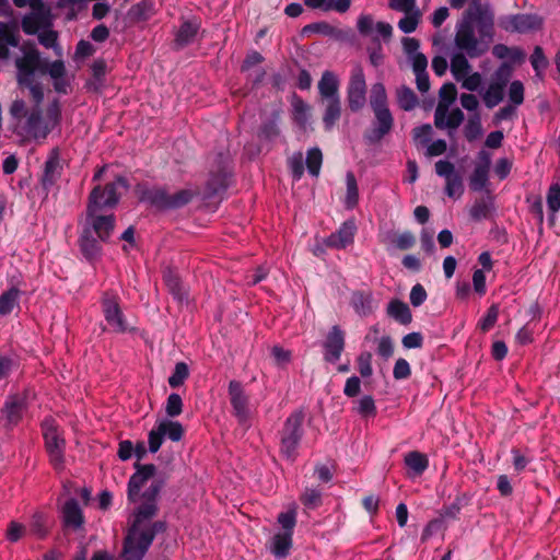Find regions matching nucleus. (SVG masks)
I'll use <instances>...</instances> for the list:
<instances>
[{
	"mask_svg": "<svg viewBox=\"0 0 560 560\" xmlns=\"http://www.w3.org/2000/svg\"><path fill=\"white\" fill-rule=\"evenodd\" d=\"M18 30L15 26L0 22V58H9V47L19 46Z\"/></svg>",
	"mask_w": 560,
	"mask_h": 560,
	"instance_id": "obj_24",
	"label": "nucleus"
},
{
	"mask_svg": "<svg viewBox=\"0 0 560 560\" xmlns=\"http://www.w3.org/2000/svg\"><path fill=\"white\" fill-rule=\"evenodd\" d=\"M392 244L395 248L407 250L415 246L416 237L410 231H405L392 238Z\"/></svg>",
	"mask_w": 560,
	"mask_h": 560,
	"instance_id": "obj_54",
	"label": "nucleus"
},
{
	"mask_svg": "<svg viewBox=\"0 0 560 560\" xmlns=\"http://www.w3.org/2000/svg\"><path fill=\"white\" fill-rule=\"evenodd\" d=\"M63 170L62 161L60 158V151L58 148H54L45 162L40 183L43 188L48 191L61 177Z\"/></svg>",
	"mask_w": 560,
	"mask_h": 560,
	"instance_id": "obj_15",
	"label": "nucleus"
},
{
	"mask_svg": "<svg viewBox=\"0 0 560 560\" xmlns=\"http://www.w3.org/2000/svg\"><path fill=\"white\" fill-rule=\"evenodd\" d=\"M355 231L354 221L348 220L341 224L338 231L327 237L326 245L338 249L346 248L353 243Z\"/></svg>",
	"mask_w": 560,
	"mask_h": 560,
	"instance_id": "obj_22",
	"label": "nucleus"
},
{
	"mask_svg": "<svg viewBox=\"0 0 560 560\" xmlns=\"http://www.w3.org/2000/svg\"><path fill=\"white\" fill-rule=\"evenodd\" d=\"M229 395L234 416L240 422H245L248 418V398L244 393L242 384L237 381H231L229 384Z\"/></svg>",
	"mask_w": 560,
	"mask_h": 560,
	"instance_id": "obj_19",
	"label": "nucleus"
},
{
	"mask_svg": "<svg viewBox=\"0 0 560 560\" xmlns=\"http://www.w3.org/2000/svg\"><path fill=\"white\" fill-rule=\"evenodd\" d=\"M303 33H318L325 36L336 38L340 37L341 35V32L338 28H336L335 26L330 25L327 22H317L305 25L303 27Z\"/></svg>",
	"mask_w": 560,
	"mask_h": 560,
	"instance_id": "obj_44",
	"label": "nucleus"
},
{
	"mask_svg": "<svg viewBox=\"0 0 560 560\" xmlns=\"http://www.w3.org/2000/svg\"><path fill=\"white\" fill-rule=\"evenodd\" d=\"M341 116L340 97L325 101V113L323 122L326 130H330Z\"/></svg>",
	"mask_w": 560,
	"mask_h": 560,
	"instance_id": "obj_30",
	"label": "nucleus"
},
{
	"mask_svg": "<svg viewBox=\"0 0 560 560\" xmlns=\"http://www.w3.org/2000/svg\"><path fill=\"white\" fill-rule=\"evenodd\" d=\"M316 4L318 5L317 10H322L324 12L334 10L338 13H345L350 9L351 0H330L327 2L320 0Z\"/></svg>",
	"mask_w": 560,
	"mask_h": 560,
	"instance_id": "obj_53",
	"label": "nucleus"
},
{
	"mask_svg": "<svg viewBox=\"0 0 560 560\" xmlns=\"http://www.w3.org/2000/svg\"><path fill=\"white\" fill-rule=\"evenodd\" d=\"M339 80L331 71H325L318 82V91L320 96L326 100L339 98Z\"/></svg>",
	"mask_w": 560,
	"mask_h": 560,
	"instance_id": "obj_25",
	"label": "nucleus"
},
{
	"mask_svg": "<svg viewBox=\"0 0 560 560\" xmlns=\"http://www.w3.org/2000/svg\"><path fill=\"white\" fill-rule=\"evenodd\" d=\"M498 317L499 307L498 305L493 304L488 308L487 314L479 320V329L483 332L489 331L495 325Z\"/></svg>",
	"mask_w": 560,
	"mask_h": 560,
	"instance_id": "obj_55",
	"label": "nucleus"
},
{
	"mask_svg": "<svg viewBox=\"0 0 560 560\" xmlns=\"http://www.w3.org/2000/svg\"><path fill=\"white\" fill-rule=\"evenodd\" d=\"M464 135L469 142L477 140L482 135V126L478 113H475L468 118L464 128Z\"/></svg>",
	"mask_w": 560,
	"mask_h": 560,
	"instance_id": "obj_43",
	"label": "nucleus"
},
{
	"mask_svg": "<svg viewBox=\"0 0 560 560\" xmlns=\"http://www.w3.org/2000/svg\"><path fill=\"white\" fill-rule=\"evenodd\" d=\"M467 58L469 57L460 50L454 52L451 57L450 69L456 81H460L471 70V66Z\"/></svg>",
	"mask_w": 560,
	"mask_h": 560,
	"instance_id": "obj_27",
	"label": "nucleus"
},
{
	"mask_svg": "<svg viewBox=\"0 0 560 560\" xmlns=\"http://www.w3.org/2000/svg\"><path fill=\"white\" fill-rule=\"evenodd\" d=\"M405 464L415 475L419 476L428 468L429 460L424 454L412 451L405 455Z\"/></svg>",
	"mask_w": 560,
	"mask_h": 560,
	"instance_id": "obj_35",
	"label": "nucleus"
},
{
	"mask_svg": "<svg viewBox=\"0 0 560 560\" xmlns=\"http://www.w3.org/2000/svg\"><path fill=\"white\" fill-rule=\"evenodd\" d=\"M292 547L291 533H278L271 540V552L277 558H285Z\"/></svg>",
	"mask_w": 560,
	"mask_h": 560,
	"instance_id": "obj_32",
	"label": "nucleus"
},
{
	"mask_svg": "<svg viewBox=\"0 0 560 560\" xmlns=\"http://www.w3.org/2000/svg\"><path fill=\"white\" fill-rule=\"evenodd\" d=\"M351 305L360 316H368L373 312V298L370 293L354 292L351 295Z\"/></svg>",
	"mask_w": 560,
	"mask_h": 560,
	"instance_id": "obj_31",
	"label": "nucleus"
},
{
	"mask_svg": "<svg viewBox=\"0 0 560 560\" xmlns=\"http://www.w3.org/2000/svg\"><path fill=\"white\" fill-rule=\"evenodd\" d=\"M542 20L536 14H515L502 24L508 32L526 33L540 28Z\"/></svg>",
	"mask_w": 560,
	"mask_h": 560,
	"instance_id": "obj_20",
	"label": "nucleus"
},
{
	"mask_svg": "<svg viewBox=\"0 0 560 560\" xmlns=\"http://www.w3.org/2000/svg\"><path fill=\"white\" fill-rule=\"evenodd\" d=\"M325 354L324 359L327 362L336 363L345 349V332L343 330L335 325L331 327L324 341Z\"/></svg>",
	"mask_w": 560,
	"mask_h": 560,
	"instance_id": "obj_16",
	"label": "nucleus"
},
{
	"mask_svg": "<svg viewBox=\"0 0 560 560\" xmlns=\"http://www.w3.org/2000/svg\"><path fill=\"white\" fill-rule=\"evenodd\" d=\"M188 375V365L185 362H177L175 364L172 375L168 377L170 386L173 388L179 387L180 385H183Z\"/></svg>",
	"mask_w": 560,
	"mask_h": 560,
	"instance_id": "obj_51",
	"label": "nucleus"
},
{
	"mask_svg": "<svg viewBox=\"0 0 560 560\" xmlns=\"http://www.w3.org/2000/svg\"><path fill=\"white\" fill-rule=\"evenodd\" d=\"M106 63L104 60H96L92 65L93 81L88 83L90 90L98 91L104 83V77L106 74Z\"/></svg>",
	"mask_w": 560,
	"mask_h": 560,
	"instance_id": "obj_46",
	"label": "nucleus"
},
{
	"mask_svg": "<svg viewBox=\"0 0 560 560\" xmlns=\"http://www.w3.org/2000/svg\"><path fill=\"white\" fill-rule=\"evenodd\" d=\"M31 532L39 538L47 534L46 518L42 513H35L31 521Z\"/></svg>",
	"mask_w": 560,
	"mask_h": 560,
	"instance_id": "obj_62",
	"label": "nucleus"
},
{
	"mask_svg": "<svg viewBox=\"0 0 560 560\" xmlns=\"http://www.w3.org/2000/svg\"><path fill=\"white\" fill-rule=\"evenodd\" d=\"M22 56L15 59L16 80L20 86L27 88L32 98L39 106L44 98L40 83L36 82V72L40 67L39 51L32 45L21 47Z\"/></svg>",
	"mask_w": 560,
	"mask_h": 560,
	"instance_id": "obj_5",
	"label": "nucleus"
},
{
	"mask_svg": "<svg viewBox=\"0 0 560 560\" xmlns=\"http://www.w3.org/2000/svg\"><path fill=\"white\" fill-rule=\"evenodd\" d=\"M292 107L294 120L299 126L304 128L308 120L310 106L301 97L294 96Z\"/></svg>",
	"mask_w": 560,
	"mask_h": 560,
	"instance_id": "obj_42",
	"label": "nucleus"
},
{
	"mask_svg": "<svg viewBox=\"0 0 560 560\" xmlns=\"http://www.w3.org/2000/svg\"><path fill=\"white\" fill-rule=\"evenodd\" d=\"M435 173L445 178V194L450 198L458 199L464 194V183L460 174L455 171L453 163L440 160L435 163Z\"/></svg>",
	"mask_w": 560,
	"mask_h": 560,
	"instance_id": "obj_13",
	"label": "nucleus"
},
{
	"mask_svg": "<svg viewBox=\"0 0 560 560\" xmlns=\"http://www.w3.org/2000/svg\"><path fill=\"white\" fill-rule=\"evenodd\" d=\"M323 163V154L318 148H312L306 154V167L312 176H318Z\"/></svg>",
	"mask_w": 560,
	"mask_h": 560,
	"instance_id": "obj_45",
	"label": "nucleus"
},
{
	"mask_svg": "<svg viewBox=\"0 0 560 560\" xmlns=\"http://www.w3.org/2000/svg\"><path fill=\"white\" fill-rule=\"evenodd\" d=\"M512 74V67L503 62L494 72L492 81L482 94V100L488 108L495 107L503 101L504 90Z\"/></svg>",
	"mask_w": 560,
	"mask_h": 560,
	"instance_id": "obj_10",
	"label": "nucleus"
},
{
	"mask_svg": "<svg viewBox=\"0 0 560 560\" xmlns=\"http://www.w3.org/2000/svg\"><path fill=\"white\" fill-rule=\"evenodd\" d=\"M396 94L398 105L404 110H411L418 104L417 95L409 86L402 85L398 88Z\"/></svg>",
	"mask_w": 560,
	"mask_h": 560,
	"instance_id": "obj_39",
	"label": "nucleus"
},
{
	"mask_svg": "<svg viewBox=\"0 0 560 560\" xmlns=\"http://www.w3.org/2000/svg\"><path fill=\"white\" fill-rule=\"evenodd\" d=\"M155 472L153 464H136V472L128 481L129 501L142 502L135 512L133 523L125 538L124 560H142L155 535L165 530L163 522L151 523L158 513V498L165 482L163 478H154Z\"/></svg>",
	"mask_w": 560,
	"mask_h": 560,
	"instance_id": "obj_1",
	"label": "nucleus"
},
{
	"mask_svg": "<svg viewBox=\"0 0 560 560\" xmlns=\"http://www.w3.org/2000/svg\"><path fill=\"white\" fill-rule=\"evenodd\" d=\"M530 63L535 70L536 77L542 79V72L548 66V60L540 46H536L530 56Z\"/></svg>",
	"mask_w": 560,
	"mask_h": 560,
	"instance_id": "obj_49",
	"label": "nucleus"
},
{
	"mask_svg": "<svg viewBox=\"0 0 560 560\" xmlns=\"http://www.w3.org/2000/svg\"><path fill=\"white\" fill-rule=\"evenodd\" d=\"M58 35L55 31L43 30L38 35L39 43L46 48H52L58 56L61 55V48L57 44Z\"/></svg>",
	"mask_w": 560,
	"mask_h": 560,
	"instance_id": "obj_58",
	"label": "nucleus"
},
{
	"mask_svg": "<svg viewBox=\"0 0 560 560\" xmlns=\"http://www.w3.org/2000/svg\"><path fill=\"white\" fill-rule=\"evenodd\" d=\"M491 207H492V205H491L490 200H487L483 198L478 199L471 206V208L469 210V214H470L471 219L475 221L483 220V219L488 218Z\"/></svg>",
	"mask_w": 560,
	"mask_h": 560,
	"instance_id": "obj_48",
	"label": "nucleus"
},
{
	"mask_svg": "<svg viewBox=\"0 0 560 560\" xmlns=\"http://www.w3.org/2000/svg\"><path fill=\"white\" fill-rule=\"evenodd\" d=\"M375 120L373 128L365 135L369 143L380 142L394 126V118L390 110L374 112Z\"/></svg>",
	"mask_w": 560,
	"mask_h": 560,
	"instance_id": "obj_18",
	"label": "nucleus"
},
{
	"mask_svg": "<svg viewBox=\"0 0 560 560\" xmlns=\"http://www.w3.org/2000/svg\"><path fill=\"white\" fill-rule=\"evenodd\" d=\"M184 435V428L178 421L162 419L156 421L154 428L149 432V451L156 453L165 438L173 442H178Z\"/></svg>",
	"mask_w": 560,
	"mask_h": 560,
	"instance_id": "obj_8",
	"label": "nucleus"
},
{
	"mask_svg": "<svg viewBox=\"0 0 560 560\" xmlns=\"http://www.w3.org/2000/svg\"><path fill=\"white\" fill-rule=\"evenodd\" d=\"M21 290L16 287H11L0 294V316H7L19 306Z\"/></svg>",
	"mask_w": 560,
	"mask_h": 560,
	"instance_id": "obj_29",
	"label": "nucleus"
},
{
	"mask_svg": "<svg viewBox=\"0 0 560 560\" xmlns=\"http://www.w3.org/2000/svg\"><path fill=\"white\" fill-rule=\"evenodd\" d=\"M183 411V400L182 397L173 393L167 397L165 405V412L168 417L174 418L182 413Z\"/></svg>",
	"mask_w": 560,
	"mask_h": 560,
	"instance_id": "obj_59",
	"label": "nucleus"
},
{
	"mask_svg": "<svg viewBox=\"0 0 560 560\" xmlns=\"http://www.w3.org/2000/svg\"><path fill=\"white\" fill-rule=\"evenodd\" d=\"M98 241L100 238L91 233V229L83 228L80 236V247L88 259H93L100 254L101 247Z\"/></svg>",
	"mask_w": 560,
	"mask_h": 560,
	"instance_id": "obj_26",
	"label": "nucleus"
},
{
	"mask_svg": "<svg viewBox=\"0 0 560 560\" xmlns=\"http://www.w3.org/2000/svg\"><path fill=\"white\" fill-rule=\"evenodd\" d=\"M489 168L476 165L470 176V187L472 190L479 191L485 188L488 182Z\"/></svg>",
	"mask_w": 560,
	"mask_h": 560,
	"instance_id": "obj_52",
	"label": "nucleus"
},
{
	"mask_svg": "<svg viewBox=\"0 0 560 560\" xmlns=\"http://www.w3.org/2000/svg\"><path fill=\"white\" fill-rule=\"evenodd\" d=\"M302 503L310 509H315L322 503V493L317 489L307 488L301 497Z\"/></svg>",
	"mask_w": 560,
	"mask_h": 560,
	"instance_id": "obj_60",
	"label": "nucleus"
},
{
	"mask_svg": "<svg viewBox=\"0 0 560 560\" xmlns=\"http://www.w3.org/2000/svg\"><path fill=\"white\" fill-rule=\"evenodd\" d=\"M61 107L58 100L52 101L42 113L39 106H35L26 115V119L21 125L23 135L27 139L43 141L60 124Z\"/></svg>",
	"mask_w": 560,
	"mask_h": 560,
	"instance_id": "obj_4",
	"label": "nucleus"
},
{
	"mask_svg": "<svg viewBox=\"0 0 560 560\" xmlns=\"http://www.w3.org/2000/svg\"><path fill=\"white\" fill-rule=\"evenodd\" d=\"M494 37V13L479 9L466 10L456 24L455 47L469 58L485 55Z\"/></svg>",
	"mask_w": 560,
	"mask_h": 560,
	"instance_id": "obj_2",
	"label": "nucleus"
},
{
	"mask_svg": "<svg viewBox=\"0 0 560 560\" xmlns=\"http://www.w3.org/2000/svg\"><path fill=\"white\" fill-rule=\"evenodd\" d=\"M23 401L18 397H11L7 400L2 410L9 424H16L22 417Z\"/></svg>",
	"mask_w": 560,
	"mask_h": 560,
	"instance_id": "obj_36",
	"label": "nucleus"
},
{
	"mask_svg": "<svg viewBox=\"0 0 560 560\" xmlns=\"http://www.w3.org/2000/svg\"><path fill=\"white\" fill-rule=\"evenodd\" d=\"M200 28V23L197 20L185 21L176 33L175 43L178 47H184L190 44L196 37Z\"/></svg>",
	"mask_w": 560,
	"mask_h": 560,
	"instance_id": "obj_28",
	"label": "nucleus"
},
{
	"mask_svg": "<svg viewBox=\"0 0 560 560\" xmlns=\"http://www.w3.org/2000/svg\"><path fill=\"white\" fill-rule=\"evenodd\" d=\"M347 195L346 203L348 208H353L358 203L359 190L357 179L353 173L348 172L346 175Z\"/></svg>",
	"mask_w": 560,
	"mask_h": 560,
	"instance_id": "obj_47",
	"label": "nucleus"
},
{
	"mask_svg": "<svg viewBox=\"0 0 560 560\" xmlns=\"http://www.w3.org/2000/svg\"><path fill=\"white\" fill-rule=\"evenodd\" d=\"M279 119H280L279 112H275L272 114V117L269 120L265 121L262 124V126L260 127L259 137L261 139L268 140V141L276 139L280 133V130L278 127Z\"/></svg>",
	"mask_w": 560,
	"mask_h": 560,
	"instance_id": "obj_40",
	"label": "nucleus"
},
{
	"mask_svg": "<svg viewBox=\"0 0 560 560\" xmlns=\"http://www.w3.org/2000/svg\"><path fill=\"white\" fill-rule=\"evenodd\" d=\"M50 24V11H32L22 20V28L26 34H36Z\"/></svg>",
	"mask_w": 560,
	"mask_h": 560,
	"instance_id": "obj_23",
	"label": "nucleus"
},
{
	"mask_svg": "<svg viewBox=\"0 0 560 560\" xmlns=\"http://www.w3.org/2000/svg\"><path fill=\"white\" fill-rule=\"evenodd\" d=\"M153 13L154 2L152 0H142L129 10V16L137 22L149 20Z\"/></svg>",
	"mask_w": 560,
	"mask_h": 560,
	"instance_id": "obj_37",
	"label": "nucleus"
},
{
	"mask_svg": "<svg viewBox=\"0 0 560 560\" xmlns=\"http://www.w3.org/2000/svg\"><path fill=\"white\" fill-rule=\"evenodd\" d=\"M358 368L362 377H369L372 375V354L370 352H362L358 357Z\"/></svg>",
	"mask_w": 560,
	"mask_h": 560,
	"instance_id": "obj_64",
	"label": "nucleus"
},
{
	"mask_svg": "<svg viewBox=\"0 0 560 560\" xmlns=\"http://www.w3.org/2000/svg\"><path fill=\"white\" fill-rule=\"evenodd\" d=\"M370 105L374 112L388 110L387 93L383 83H374L371 88Z\"/></svg>",
	"mask_w": 560,
	"mask_h": 560,
	"instance_id": "obj_33",
	"label": "nucleus"
},
{
	"mask_svg": "<svg viewBox=\"0 0 560 560\" xmlns=\"http://www.w3.org/2000/svg\"><path fill=\"white\" fill-rule=\"evenodd\" d=\"M102 312L110 329L122 334L128 330V323L119 304V298L116 294L105 292L102 298Z\"/></svg>",
	"mask_w": 560,
	"mask_h": 560,
	"instance_id": "obj_11",
	"label": "nucleus"
},
{
	"mask_svg": "<svg viewBox=\"0 0 560 560\" xmlns=\"http://www.w3.org/2000/svg\"><path fill=\"white\" fill-rule=\"evenodd\" d=\"M404 14V18L398 22V28L405 34H410L417 30L422 13L420 10H415Z\"/></svg>",
	"mask_w": 560,
	"mask_h": 560,
	"instance_id": "obj_41",
	"label": "nucleus"
},
{
	"mask_svg": "<svg viewBox=\"0 0 560 560\" xmlns=\"http://www.w3.org/2000/svg\"><path fill=\"white\" fill-rule=\"evenodd\" d=\"M228 185V178L225 174H219L211 177L208 180V191L210 196L219 194L221 190H224Z\"/></svg>",
	"mask_w": 560,
	"mask_h": 560,
	"instance_id": "obj_63",
	"label": "nucleus"
},
{
	"mask_svg": "<svg viewBox=\"0 0 560 560\" xmlns=\"http://www.w3.org/2000/svg\"><path fill=\"white\" fill-rule=\"evenodd\" d=\"M304 413L295 411L284 421L280 432V450L283 456L293 459L303 435Z\"/></svg>",
	"mask_w": 560,
	"mask_h": 560,
	"instance_id": "obj_6",
	"label": "nucleus"
},
{
	"mask_svg": "<svg viewBox=\"0 0 560 560\" xmlns=\"http://www.w3.org/2000/svg\"><path fill=\"white\" fill-rule=\"evenodd\" d=\"M42 427L50 463L56 469H60L63 466L65 439L52 419H45Z\"/></svg>",
	"mask_w": 560,
	"mask_h": 560,
	"instance_id": "obj_9",
	"label": "nucleus"
},
{
	"mask_svg": "<svg viewBox=\"0 0 560 560\" xmlns=\"http://www.w3.org/2000/svg\"><path fill=\"white\" fill-rule=\"evenodd\" d=\"M61 521L66 528L79 530L83 527L84 515L74 498L67 499L60 508Z\"/></svg>",
	"mask_w": 560,
	"mask_h": 560,
	"instance_id": "obj_17",
	"label": "nucleus"
},
{
	"mask_svg": "<svg viewBox=\"0 0 560 560\" xmlns=\"http://www.w3.org/2000/svg\"><path fill=\"white\" fill-rule=\"evenodd\" d=\"M387 314L404 325L409 324L412 318L408 305L399 300H394L388 304Z\"/></svg>",
	"mask_w": 560,
	"mask_h": 560,
	"instance_id": "obj_34",
	"label": "nucleus"
},
{
	"mask_svg": "<svg viewBox=\"0 0 560 560\" xmlns=\"http://www.w3.org/2000/svg\"><path fill=\"white\" fill-rule=\"evenodd\" d=\"M117 187L127 188L124 177H118L114 183L104 188L95 186L89 196L84 229H91L100 241L106 242L115 228V217L110 210L118 203Z\"/></svg>",
	"mask_w": 560,
	"mask_h": 560,
	"instance_id": "obj_3",
	"label": "nucleus"
},
{
	"mask_svg": "<svg viewBox=\"0 0 560 560\" xmlns=\"http://www.w3.org/2000/svg\"><path fill=\"white\" fill-rule=\"evenodd\" d=\"M192 196L194 192L188 189H183L170 195L164 189L154 188L144 191L142 194V200L160 209H175L187 205Z\"/></svg>",
	"mask_w": 560,
	"mask_h": 560,
	"instance_id": "obj_7",
	"label": "nucleus"
},
{
	"mask_svg": "<svg viewBox=\"0 0 560 560\" xmlns=\"http://www.w3.org/2000/svg\"><path fill=\"white\" fill-rule=\"evenodd\" d=\"M289 167L295 179H300L304 173L303 153L295 152L288 160Z\"/></svg>",
	"mask_w": 560,
	"mask_h": 560,
	"instance_id": "obj_61",
	"label": "nucleus"
},
{
	"mask_svg": "<svg viewBox=\"0 0 560 560\" xmlns=\"http://www.w3.org/2000/svg\"><path fill=\"white\" fill-rule=\"evenodd\" d=\"M547 206L549 211L555 215L560 210V185H550L547 191Z\"/></svg>",
	"mask_w": 560,
	"mask_h": 560,
	"instance_id": "obj_57",
	"label": "nucleus"
},
{
	"mask_svg": "<svg viewBox=\"0 0 560 560\" xmlns=\"http://www.w3.org/2000/svg\"><path fill=\"white\" fill-rule=\"evenodd\" d=\"M509 101L510 104L518 107L524 102V85L521 81L515 80L509 86Z\"/></svg>",
	"mask_w": 560,
	"mask_h": 560,
	"instance_id": "obj_56",
	"label": "nucleus"
},
{
	"mask_svg": "<svg viewBox=\"0 0 560 560\" xmlns=\"http://www.w3.org/2000/svg\"><path fill=\"white\" fill-rule=\"evenodd\" d=\"M347 101L352 112L360 110L366 102V83L363 70L357 66L351 71L349 85L347 89Z\"/></svg>",
	"mask_w": 560,
	"mask_h": 560,
	"instance_id": "obj_12",
	"label": "nucleus"
},
{
	"mask_svg": "<svg viewBox=\"0 0 560 560\" xmlns=\"http://www.w3.org/2000/svg\"><path fill=\"white\" fill-rule=\"evenodd\" d=\"M492 54L498 59H510L513 62L523 61L525 58L524 52L516 47H509L503 44H497L492 48Z\"/></svg>",
	"mask_w": 560,
	"mask_h": 560,
	"instance_id": "obj_38",
	"label": "nucleus"
},
{
	"mask_svg": "<svg viewBox=\"0 0 560 560\" xmlns=\"http://www.w3.org/2000/svg\"><path fill=\"white\" fill-rule=\"evenodd\" d=\"M37 72L47 73L51 78L56 92L61 94L69 92L70 80L67 77L66 66L62 60L43 62L40 59V67L37 69Z\"/></svg>",
	"mask_w": 560,
	"mask_h": 560,
	"instance_id": "obj_14",
	"label": "nucleus"
},
{
	"mask_svg": "<svg viewBox=\"0 0 560 560\" xmlns=\"http://www.w3.org/2000/svg\"><path fill=\"white\" fill-rule=\"evenodd\" d=\"M464 121V114L459 108L448 113L447 104L439 103L434 113V124L436 128L456 129Z\"/></svg>",
	"mask_w": 560,
	"mask_h": 560,
	"instance_id": "obj_21",
	"label": "nucleus"
},
{
	"mask_svg": "<svg viewBox=\"0 0 560 560\" xmlns=\"http://www.w3.org/2000/svg\"><path fill=\"white\" fill-rule=\"evenodd\" d=\"M355 412L362 417H374L376 415V406L372 396H362L355 405Z\"/></svg>",
	"mask_w": 560,
	"mask_h": 560,
	"instance_id": "obj_50",
	"label": "nucleus"
}]
</instances>
